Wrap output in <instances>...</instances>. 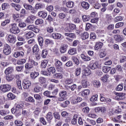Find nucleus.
I'll use <instances>...</instances> for the list:
<instances>
[{"instance_id": "nucleus-10", "label": "nucleus", "mask_w": 126, "mask_h": 126, "mask_svg": "<svg viewBox=\"0 0 126 126\" xmlns=\"http://www.w3.org/2000/svg\"><path fill=\"white\" fill-rule=\"evenodd\" d=\"M51 37L55 40H60L62 38V34L60 33L54 32L52 34Z\"/></svg>"}, {"instance_id": "nucleus-43", "label": "nucleus", "mask_w": 126, "mask_h": 126, "mask_svg": "<svg viewBox=\"0 0 126 126\" xmlns=\"http://www.w3.org/2000/svg\"><path fill=\"white\" fill-rule=\"evenodd\" d=\"M45 45H54V41L50 39H46L45 40Z\"/></svg>"}, {"instance_id": "nucleus-21", "label": "nucleus", "mask_w": 126, "mask_h": 126, "mask_svg": "<svg viewBox=\"0 0 126 126\" xmlns=\"http://www.w3.org/2000/svg\"><path fill=\"white\" fill-rule=\"evenodd\" d=\"M81 5H82V7H83V8H84V9H86V10L88 9V8H89V6H90V4H89V3H88V2H85V1H83L81 3Z\"/></svg>"}, {"instance_id": "nucleus-38", "label": "nucleus", "mask_w": 126, "mask_h": 126, "mask_svg": "<svg viewBox=\"0 0 126 126\" xmlns=\"http://www.w3.org/2000/svg\"><path fill=\"white\" fill-rule=\"evenodd\" d=\"M7 97L9 100H13L14 99H15V95L11 93H9L7 94Z\"/></svg>"}, {"instance_id": "nucleus-49", "label": "nucleus", "mask_w": 126, "mask_h": 126, "mask_svg": "<svg viewBox=\"0 0 126 126\" xmlns=\"http://www.w3.org/2000/svg\"><path fill=\"white\" fill-rule=\"evenodd\" d=\"M93 85H94V87H100L101 84L100 83V81L95 80L93 82Z\"/></svg>"}, {"instance_id": "nucleus-4", "label": "nucleus", "mask_w": 126, "mask_h": 126, "mask_svg": "<svg viewBox=\"0 0 126 126\" xmlns=\"http://www.w3.org/2000/svg\"><path fill=\"white\" fill-rule=\"evenodd\" d=\"M95 113L96 114H99L100 115H103L104 113H106L107 109L104 106H100L95 107L94 109Z\"/></svg>"}, {"instance_id": "nucleus-64", "label": "nucleus", "mask_w": 126, "mask_h": 126, "mask_svg": "<svg viewBox=\"0 0 126 126\" xmlns=\"http://www.w3.org/2000/svg\"><path fill=\"white\" fill-rule=\"evenodd\" d=\"M122 26H124V23L123 22L118 23L115 25V28H120V27H122Z\"/></svg>"}, {"instance_id": "nucleus-50", "label": "nucleus", "mask_w": 126, "mask_h": 126, "mask_svg": "<svg viewBox=\"0 0 126 126\" xmlns=\"http://www.w3.org/2000/svg\"><path fill=\"white\" fill-rule=\"evenodd\" d=\"M82 18L84 22H86V21H89V20H90L89 16L87 15H83Z\"/></svg>"}, {"instance_id": "nucleus-41", "label": "nucleus", "mask_w": 126, "mask_h": 126, "mask_svg": "<svg viewBox=\"0 0 126 126\" xmlns=\"http://www.w3.org/2000/svg\"><path fill=\"white\" fill-rule=\"evenodd\" d=\"M27 61L26 59H20L18 60L17 61V64H24L26 63Z\"/></svg>"}, {"instance_id": "nucleus-20", "label": "nucleus", "mask_w": 126, "mask_h": 126, "mask_svg": "<svg viewBox=\"0 0 126 126\" xmlns=\"http://www.w3.org/2000/svg\"><path fill=\"white\" fill-rule=\"evenodd\" d=\"M11 6L14 7L15 9L17 10V11H19L21 8V6L20 5L15 4L14 3H11Z\"/></svg>"}, {"instance_id": "nucleus-55", "label": "nucleus", "mask_w": 126, "mask_h": 126, "mask_svg": "<svg viewBox=\"0 0 126 126\" xmlns=\"http://www.w3.org/2000/svg\"><path fill=\"white\" fill-rule=\"evenodd\" d=\"M16 84L18 88H19L20 90H22V87L21 86V81L17 80L16 81Z\"/></svg>"}, {"instance_id": "nucleus-53", "label": "nucleus", "mask_w": 126, "mask_h": 126, "mask_svg": "<svg viewBox=\"0 0 126 126\" xmlns=\"http://www.w3.org/2000/svg\"><path fill=\"white\" fill-rule=\"evenodd\" d=\"M74 4V2H73V1H68L66 3V5L68 7H73Z\"/></svg>"}, {"instance_id": "nucleus-8", "label": "nucleus", "mask_w": 126, "mask_h": 126, "mask_svg": "<svg viewBox=\"0 0 126 126\" xmlns=\"http://www.w3.org/2000/svg\"><path fill=\"white\" fill-rule=\"evenodd\" d=\"M68 46L66 44H63L60 47V51L61 54H65Z\"/></svg>"}, {"instance_id": "nucleus-47", "label": "nucleus", "mask_w": 126, "mask_h": 126, "mask_svg": "<svg viewBox=\"0 0 126 126\" xmlns=\"http://www.w3.org/2000/svg\"><path fill=\"white\" fill-rule=\"evenodd\" d=\"M38 40L39 46L42 47L43 46V43H44V39H43L42 36H39L38 38Z\"/></svg>"}, {"instance_id": "nucleus-30", "label": "nucleus", "mask_w": 126, "mask_h": 126, "mask_svg": "<svg viewBox=\"0 0 126 126\" xmlns=\"http://www.w3.org/2000/svg\"><path fill=\"white\" fill-rule=\"evenodd\" d=\"M89 94H90V90H84L81 93V95L83 97H86V96L89 95Z\"/></svg>"}, {"instance_id": "nucleus-37", "label": "nucleus", "mask_w": 126, "mask_h": 126, "mask_svg": "<svg viewBox=\"0 0 126 126\" xmlns=\"http://www.w3.org/2000/svg\"><path fill=\"white\" fill-rule=\"evenodd\" d=\"M80 73H81V68L80 67L76 68L75 71L76 76H79L80 75Z\"/></svg>"}, {"instance_id": "nucleus-63", "label": "nucleus", "mask_w": 126, "mask_h": 126, "mask_svg": "<svg viewBox=\"0 0 126 126\" xmlns=\"http://www.w3.org/2000/svg\"><path fill=\"white\" fill-rule=\"evenodd\" d=\"M46 31L48 33H53L54 32V28L49 27L46 28Z\"/></svg>"}, {"instance_id": "nucleus-17", "label": "nucleus", "mask_w": 126, "mask_h": 126, "mask_svg": "<svg viewBox=\"0 0 126 126\" xmlns=\"http://www.w3.org/2000/svg\"><path fill=\"white\" fill-rule=\"evenodd\" d=\"M34 32H28L26 33L25 34V37L26 39H30V38H33L34 37Z\"/></svg>"}, {"instance_id": "nucleus-15", "label": "nucleus", "mask_w": 126, "mask_h": 126, "mask_svg": "<svg viewBox=\"0 0 126 126\" xmlns=\"http://www.w3.org/2000/svg\"><path fill=\"white\" fill-rule=\"evenodd\" d=\"M80 57L82 60L84 62H89V61H91V58L90 57L83 54H82Z\"/></svg>"}, {"instance_id": "nucleus-2", "label": "nucleus", "mask_w": 126, "mask_h": 126, "mask_svg": "<svg viewBox=\"0 0 126 126\" xmlns=\"http://www.w3.org/2000/svg\"><path fill=\"white\" fill-rule=\"evenodd\" d=\"M10 32L12 34H18L20 32V30H19V28L17 27L16 24H11L10 25Z\"/></svg>"}, {"instance_id": "nucleus-33", "label": "nucleus", "mask_w": 126, "mask_h": 126, "mask_svg": "<svg viewBox=\"0 0 126 126\" xmlns=\"http://www.w3.org/2000/svg\"><path fill=\"white\" fill-rule=\"evenodd\" d=\"M38 81L40 84H45L46 83V78L44 77H40L38 78Z\"/></svg>"}, {"instance_id": "nucleus-32", "label": "nucleus", "mask_w": 126, "mask_h": 126, "mask_svg": "<svg viewBox=\"0 0 126 126\" xmlns=\"http://www.w3.org/2000/svg\"><path fill=\"white\" fill-rule=\"evenodd\" d=\"M47 70L49 72L48 74H50V75L52 73L54 74L56 72V69L54 67H50L47 69Z\"/></svg>"}, {"instance_id": "nucleus-39", "label": "nucleus", "mask_w": 126, "mask_h": 126, "mask_svg": "<svg viewBox=\"0 0 126 126\" xmlns=\"http://www.w3.org/2000/svg\"><path fill=\"white\" fill-rule=\"evenodd\" d=\"M111 70V67L109 66H103L102 67V71L104 72V73H107L109 72Z\"/></svg>"}, {"instance_id": "nucleus-60", "label": "nucleus", "mask_w": 126, "mask_h": 126, "mask_svg": "<svg viewBox=\"0 0 126 126\" xmlns=\"http://www.w3.org/2000/svg\"><path fill=\"white\" fill-rule=\"evenodd\" d=\"M108 78H109V75H107V74H106L101 78V80L103 82H107V80H108Z\"/></svg>"}, {"instance_id": "nucleus-56", "label": "nucleus", "mask_w": 126, "mask_h": 126, "mask_svg": "<svg viewBox=\"0 0 126 126\" xmlns=\"http://www.w3.org/2000/svg\"><path fill=\"white\" fill-rule=\"evenodd\" d=\"M98 99V95H93L92 97L90 98V101L92 102H95V101H97Z\"/></svg>"}, {"instance_id": "nucleus-27", "label": "nucleus", "mask_w": 126, "mask_h": 126, "mask_svg": "<svg viewBox=\"0 0 126 126\" xmlns=\"http://www.w3.org/2000/svg\"><path fill=\"white\" fill-rule=\"evenodd\" d=\"M39 51H40V49H39V46H38V45L35 44L32 48V53L33 54H36L37 53H39Z\"/></svg>"}, {"instance_id": "nucleus-1", "label": "nucleus", "mask_w": 126, "mask_h": 126, "mask_svg": "<svg viewBox=\"0 0 126 126\" xmlns=\"http://www.w3.org/2000/svg\"><path fill=\"white\" fill-rule=\"evenodd\" d=\"M37 65H38V63L29 59L28 63L25 64V67L26 69H31V68H33V66H37Z\"/></svg>"}, {"instance_id": "nucleus-62", "label": "nucleus", "mask_w": 126, "mask_h": 126, "mask_svg": "<svg viewBox=\"0 0 126 126\" xmlns=\"http://www.w3.org/2000/svg\"><path fill=\"white\" fill-rule=\"evenodd\" d=\"M44 22V21H43L42 19H38L35 21V24L36 25H39V24H42V23Z\"/></svg>"}, {"instance_id": "nucleus-48", "label": "nucleus", "mask_w": 126, "mask_h": 126, "mask_svg": "<svg viewBox=\"0 0 126 126\" xmlns=\"http://www.w3.org/2000/svg\"><path fill=\"white\" fill-rule=\"evenodd\" d=\"M50 93H51L48 91H46L45 92H44L43 94L44 96H46L47 97H49L50 98H55L56 97L53 95L50 96Z\"/></svg>"}, {"instance_id": "nucleus-7", "label": "nucleus", "mask_w": 126, "mask_h": 126, "mask_svg": "<svg viewBox=\"0 0 126 126\" xmlns=\"http://www.w3.org/2000/svg\"><path fill=\"white\" fill-rule=\"evenodd\" d=\"M55 65L58 71L59 72H62V71H63V63L61 61L59 60L56 61Z\"/></svg>"}, {"instance_id": "nucleus-57", "label": "nucleus", "mask_w": 126, "mask_h": 126, "mask_svg": "<svg viewBox=\"0 0 126 126\" xmlns=\"http://www.w3.org/2000/svg\"><path fill=\"white\" fill-rule=\"evenodd\" d=\"M7 114H8V112L7 111L3 110L0 111V115H1V116H2L3 117H5V116H6Z\"/></svg>"}, {"instance_id": "nucleus-26", "label": "nucleus", "mask_w": 126, "mask_h": 126, "mask_svg": "<svg viewBox=\"0 0 126 126\" xmlns=\"http://www.w3.org/2000/svg\"><path fill=\"white\" fill-rule=\"evenodd\" d=\"M81 37L82 40H86V39L89 38V34H88V32H85L82 33Z\"/></svg>"}, {"instance_id": "nucleus-52", "label": "nucleus", "mask_w": 126, "mask_h": 126, "mask_svg": "<svg viewBox=\"0 0 126 126\" xmlns=\"http://www.w3.org/2000/svg\"><path fill=\"white\" fill-rule=\"evenodd\" d=\"M76 118H77V115H75L74 116V118L71 121L72 125H76V124H77V119H76Z\"/></svg>"}, {"instance_id": "nucleus-46", "label": "nucleus", "mask_w": 126, "mask_h": 126, "mask_svg": "<svg viewBox=\"0 0 126 126\" xmlns=\"http://www.w3.org/2000/svg\"><path fill=\"white\" fill-rule=\"evenodd\" d=\"M65 36H66V37H69V38H71V39H73L75 37V35L74 33H64Z\"/></svg>"}, {"instance_id": "nucleus-35", "label": "nucleus", "mask_w": 126, "mask_h": 126, "mask_svg": "<svg viewBox=\"0 0 126 126\" xmlns=\"http://www.w3.org/2000/svg\"><path fill=\"white\" fill-rule=\"evenodd\" d=\"M6 80L8 82L12 81L13 80V76L12 75H6L5 76Z\"/></svg>"}, {"instance_id": "nucleus-61", "label": "nucleus", "mask_w": 126, "mask_h": 126, "mask_svg": "<svg viewBox=\"0 0 126 126\" xmlns=\"http://www.w3.org/2000/svg\"><path fill=\"white\" fill-rule=\"evenodd\" d=\"M15 125L17 126H23V123H22V122H21V121L16 120L15 121Z\"/></svg>"}, {"instance_id": "nucleus-28", "label": "nucleus", "mask_w": 126, "mask_h": 126, "mask_svg": "<svg viewBox=\"0 0 126 126\" xmlns=\"http://www.w3.org/2000/svg\"><path fill=\"white\" fill-rule=\"evenodd\" d=\"M23 6L27 10H33V7H32V5L29 4L25 3L23 4Z\"/></svg>"}, {"instance_id": "nucleus-54", "label": "nucleus", "mask_w": 126, "mask_h": 126, "mask_svg": "<svg viewBox=\"0 0 126 126\" xmlns=\"http://www.w3.org/2000/svg\"><path fill=\"white\" fill-rule=\"evenodd\" d=\"M13 119V116L12 115H7L3 118V120H5L6 121H11Z\"/></svg>"}, {"instance_id": "nucleus-24", "label": "nucleus", "mask_w": 126, "mask_h": 126, "mask_svg": "<svg viewBox=\"0 0 126 126\" xmlns=\"http://www.w3.org/2000/svg\"><path fill=\"white\" fill-rule=\"evenodd\" d=\"M48 62H49L48 60H44L43 61H42L41 65H40L41 67L42 68H46Z\"/></svg>"}, {"instance_id": "nucleus-13", "label": "nucleus", "mask_w": 126, "mask_h": 126, "mask_svg": "<svg viewBox=\"0 0 126 126\" xmlns=\"http://www.w3.org/2000/svg\"><path fill=\"white\" fill-rule=\"evenodd\" d=\"M89 67H90L91 69H96V68H98V67H99V63L98 62L91 63L89 64Z\"/></svg>"}, {"instance_id": "nucleus-25", "label": "nucleus", "mask_w": 126, "mask_h": 126, "mask_svg": "<svg viewBox=\"0 0 126 126\" xmlns=\"http://www.w3.org/2000/svg\"><path fill=\"white\" fill-rule=\"evenodd\" d=\"M30 76L32 79H35V78L39 76V72H32L30 74Z\"/></svg>"}, {"instance_id": "nucleus-34", "label": "nucleus", "mask_w": 126, "mask_h": 126, "mask_svg": "<svg viewBox=\"0 0 126 126\" xmlns=\"http://www.w3.org/2000/svg\"><path fill=\"white\" fill-rule=\"evenodd\" d=\"M82 85L84 88H86V87L89 86V82L87 80H84L82 82Z\"/></svg>"}, {"instance_id": "nucleus-42", "label": "nucleus", "mask_w": 126, "mask_h": 126, "mask_svg": "<svg viewBox=\"0 0 126 126\" xmlns=\"http://www.w3.org/2000/svg\"><path fill=\"white\" fill-rule=\"evenodd\" d=\"M71 59L74 62V63L75 64H77V65H78L79 64V60L78 59L74 56L72 57Z\"/></svg>"}, {"instance_id": "nucleus-5", "label": "nucleus", "mask_w": 126, "mask_h": 126, "mask_svg": "<svg viewBox=\"0 0 126 126\" xmlns=\"http://www.w3.org/2000/svg\"><path fill=\"white\" fill-rule=\"evenodd\" d=\"M3 53L6 56H8L11 53L10 46L7 44H5L3 47Z\"/></svg>"}, {"instance_id": "nucleus-6", "label": "nucleus", "mask_w": 126, "mask_h": 126, "mask_svg": "<svg viewBox=\"0 0 126 126\" xmlns=\"http://www.w3.org/2000/svg\"><path fill=\"white\" fill-rule=\"evenodd\" d=\"M10 89H11V86L10 85L4 84L0 86V90L2 92H4V93L8 92Z\"/></svg>"}, {"instance_id": "nucleus-45", "label": "nucleus", "mask_w": 126, "mask_h": 126, "mask_svg": "<svg viewBox=\"0 0 126 126\" xmlns=\"http://www.w3.org/2000/svg\"><path fill=\"white\" fill-rule=\"evenodd\" d=\"M69 101L66 100L65 101L63 102L62 103H61V107H63V108H66L67 105H69Z\"/></svg>"}, {"instance_id": "nucleus-31", "label": "nucleus", "mask_w": 126, "mask_h": 126, "mask_svg": "<svg viewBox=\"0 0 126 126\" xmlns=\"http://www.w3.org/2000/svg\"><path fill=\"white\" fill-rule=\"evenodd\" d=\"M48 50L46 49L43 50L41 52V57L43 59H46L47 56H48Z\"/></svg>"}, {"instance_id": "nucleus-59", "label": "nucleus", "mask_w": 126, "mask_h": 126, "mask_svg": "<svg viewBox=\"0 0 126 126\" xmlns=\"http://www.w3.org/2000/svg\"><path fill=\"white\" fill-rule=\"evenodd\" d=\"M26 100L27 102H31L32 103H34L35 102V100H34L32 96H30L28 98H27Z\"/></svg>"}, {"instance_id": "nucleus-29", "label": "nucleus", "mask_w": 126, "mask_h": 126, "mask_svg": "<svg viewBox=\"0 0 126 126\" xmlns=\"http://www.w3.org/2000/svg\"><path fill=\"white\" fill-rule=\"evenodd\" d=\"M76 53H77L76 48H71L68 51V54H69V55H75Z\"/></svg>"}, {"instance_id": "nucleus-18", "label": "nucleus", "mask_w": 126, "mask_h": 126, "mask_svg": "<svg viewBox=\"0 0 126 126\" xmlns=\"http://www.w3.org/2000/svg\"><path fill=\"white\" fill-rule=\"evenodd\" d=\"M38 15L39 17H41L42 18H46L48 14L44 11H40L38 12Z\"/></svg>"}, {"instance_id": "nucleus-44", "label": "nucleus", "mask_w": 126, "mask_h": 126, "mask_svg": "<svg viewBox=\"0 0 126 126\" xmlns=\"http://www.w3.org/2000/svg\"><path fill=\"white\" fill-rule=\"evenodd\" d=\"M26 15V10L25 9H22L20 11V17H25Z\"/></svg>"}, {"instance_id": "nucleus-36", "label": "nucleus", "mask_w": 126, "mask_h": 126, "mask_svg": "<svg viewBox=\"0 0 126 126\" xmlns=\"http://www.w3.org/2000/svg\"><path fill=\"white\" fill-rule=\"evenodd\" d=\"M55 78H57V79H62L63 77V74L60 73H57L54 75Z\"/></svg>"}, {"instance_id": "nucleus-23", "label": "nucleus", "mask_w": 126, "mask_h": 126, "mask_svg": "<svg viewBox=\"0 0 126 126\" xmlns=\"http://www.w3.org/2000/svg\"><path fill=\"white\" fill-rule=\"evenodd\" d=\"M103 47V43L102 42H96L94 46V50H100L101 48Z\"/></svg>"}, {"instance_id": "nucleus-9", "label": "nucleus", "mask_w": 126, "mask_h": 126, "mask_svg": "<svg viewBox=\"0 0 126 126\" xmlns=\"http://www.w3.org/2000/svg\"><path fill=\"white\" fill-rule=\"evenodd\" d=\"M32 85L34 87V92H35V93H39V92L42 90V88L37 86L38 85V83H33Z\"/></svg>"}, {"instance_id": "nucleus-19", "label": "nucleus", "mask_w": 126, "mask_h": 126, "mask_svg": "<svg viewBox=\"0 0 126 126\" xmlns=\"http://www.w3.org/2000/svg\"><path fill=\"white\" fill-rule=\"evenodd\" d=\"M46 119L47 121V122H49V123H51V121L53 120V114L52 112H48L46 116Z\"/></svg>"}, {"instance_id": "nucleus-11", "label": "nucleus", "mask_w": 126, "mask_h": 126, "mask_svg": "<svg viewBox=\"0 0 126 126\" xmlns=\"http://www.w3.org/2000/svg\"><path fill=\"white\" fill-rule=\"evenodd\" d=\"M23 88L24 89H28L31 86V82L30 81H25L23 83Z\"/></svg>"}, {"instance_id": "nucleus-22", "label": "nucleus", "mask_w": 126, "mask_h": 126, "mask_svg": "<svg viewBox=\"0 0 126 126\" xmlns=\"http://www.w3.org/2000/svg\"><path fill=\"white\" fill-rule=\"evenodd\" d=\"M114 39L117 42H121V41H123L124 38L123 35H115Z\"/></svg>"}, {"instance_id": "nucleus-51", "label": "nucleus", "mask_w": 126, "mask_h": 126, "mask_svg": "<svg viewBox=\"0 0 126 126\" xmlns=\"http://www.w3.org/2000/svg\"><path fill=\"white\" fill-rule=\"evenodd\" d=\"M115 69L119 72H123V67L121 65H117L115 67Z\"/></svg>"}, {"instance_id": "nucleus-16", "label": "nucleus", "mask_w": 126, "mask_h": 126, "mask_svg": "<svg viewBox=\"0 0 126 126\" xmlns=\"http://www.w3.org/2000/svg\"><path fill=\"white\" fill-rule=\"evenodd\" d=\"M8 40L10 43H15V41L16 40V38L14 35H12L11 34H9L8 36Z\"/></svg>"}, {"instance_id": "nucleus-12", "label": "nucleus", "mask_w": 126, "mask_h": 126, "mask_svg": "<svg viewBox=\"0 0 126 126\" xmlns=\"http://www.w3.org/2000/svg\"><path fill=\"white\" fill-rule=\"evenodd\" d=\"M13 71H14L13 67H8L5 70L4 73L6 75H7L8 74H10V73H12Z\"/></svg>"}, {"instance_id": "nucleus-58", "label": "nucleus", "mask_w": 126, "mask_h": 126, "mask_svg": "<svg viewBox=\"0 0 126 126\" xmlns=\"http://www.w3.org/2000/svg\"><path fill=\"white\" fill-rule=\"evenodd\" d=\"M24 68V65H22L21 66H16V70L18 72L22 71V69Z\"/></svg>"}, {"instance_id": "nucleus-14", "label": "nucleus", "mask_w": 126, "mask_h": 126, "mask_svg": "<svg viewBox=\"0 0 126 126\" xmlns=\"http://www.w3.org/2000/svg\"><path fill=\"white\" fill-rule=\"evenodd\" d=\"M23 107H24V106H23V104H18L16 106V109L18 113H19V115H20V116L21 115L22 110H23Z\"/></svg>"}, {"instance_id": "nucleus-40", "label": "nucleus", "mask_w": 126, "mask_h": 126, "mask_svg": "<svg viewBox=\"0 0 126 126\" xmlns=\"http://www.w3.org/2000/svg\"><path fill=\"white\" fill-rule=\"evenodd\" d=\"M11 111L12 113L15 114L16 117H19V116H20L16 108H12Z\"/></svg>"}, {"instance_id": "nucleus-3", "label": "nucleus", "mask_w": 126, "mask_h": 126, "mask_svg": "<svg viewBox=\"0 0 126 126\" xmlns=\"http://www.w3.org/2000/svg\"><path fill=\"white\" fill-rule=\"evenodd\" d=\"M67 97V92L65 91H62L59 93V101H64Z\"/></svg>"}]
</instances>
